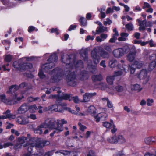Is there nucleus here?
<instances>
[{
    "mask_svg": "<svg viewBox=\"0 0 156 156\" xmlns=\"http://www.w3.org/2000/svg\"><path fill=\"white\" fill-rule=\"evenodd\" d=\"M25 59L27 61H30L33 60V57H31L22 58L18 61L14 62L13 63V66L14 68L20 70H26L32 68L33 66L31 63L23 62V61Z\"/></svg>",
    "mask_w": 156,
    "mask_h": 156,
    "instance_id": "1",
    "label": "nucleus"
},
{
    "mask_svg": "<svg viewBox=\"0 0 156 156\" xmlns=\"http://www.w3.org/2000/svg\"><path fill=\"white\" fill-rule=\"evenodd\" d=\"M51 75H53L49 81L51 83H57L62 79L64 75V72L62 69L59 68H56L52 71L49 72Z\"/></svg>",
    "mask_w": 156,
    "mask_h": 156,
    "instance_id": "2",
    "label": "nucleus"
},
{
    "mask_svg": "<svg viewBox=\"0 0 156 156\" xmlns=\"http://www.w3.org/2000/svg\"><path fill=\"white\" fill-rule=\"evenodd\" d=\"M59 120L57 121L54 119H47L45 122L41 124V127H44V128H48L51 130L56 129L59 125Z\"/></svg>",
    "mask_w": 156,
    "mask_h": 156,
    "instance_id": "3",
    "label": "nucleus"
},
{
    "mask_svg": "<svg viewBox=\"0 0 156 156\" xmlns=\"http://www.w3.org/2000/svg\"><path fill=\"white\" fill-rule=\"evenodd\" d=\"M55 66L54 63L50 62L49 63H47L42 65L41 66V69H40L38 73V75L40 78L46 80L48 79L49 76H46L43 73V71H45L46 69H50Z\"/></svg>",
    "mask_w": 156,
    "mask_h": 156,
    "instance_id": "4",
    "label": "nucleus"
},
{
    "mask_svg": "<svg viewBox=\"0 0 156 156\" xmlns=\"http://www.w3.org/2000/svg\"><path fill=\"white\" fill-rule=\"evenodd\" d=\"M74 56L72 55H62L61 57V61L63 63L66 64V67L72 69L73 67V60Z\"/></svg>",
    "mask_w": 156,
    "mask_h": 156,
    "instance_id": "5",
    "label": "nucleus"
},
{
    "mask_svg": "<svg viewBox=\"0 0 156 156\" xmlns=\"http://www.w3.org/2000/svg\"><path fill=\"white\" fill-rule=\"evenodd\" d=\"M66 82L68 85L72 87H75L78 83V80L74 72H72L67 75Z\"/></svg>",
    "mask_w": 156,
    "mask_h": 156,
    "instance_id": "6",
    "label": "nucleus"
},
{
    "mask_svg": "<svg viewBox=\"0 0 156 156\" xmlns=\"http://www.w3.org/2000/svg\"><path fill=\"white\" fill-rule=\"evenodd\" d=\"M44 146V144L41 142L39 141L37 143L33 142L29 144L27 148L28 151V152L32 153V151L33 148L35 147L37 151L39 150V148L43 147Z\"/></svg>",
    "mask_w": 156,
    "mask_h": 156,
    "instance_id": "7",
    "label": "nucleus"
},
{
    "mask_svg": "<svg viewBox=\"0 0 156 156\" xmlns=\"http://www.w3.org/2000/svg\"><path fill=\"white\" fill-rule=\"evenodd\" d=\"M118 67L120 70L118 71H114L113 76L115 77L122 75H125L126 73V70L127 69H126V68L125 67H124V66L122 64V65L121 64H119Z\"/></svg>",
    "mask_w": 156,
    "mask_h": 156,
    "instance_id": "8",
    "label": "nucleus"
},
{
    "mask_svg": "<svg viewBox=\"0 0 156 156\" xmlns=\"http://www.w3.org/2000/svg\"><path fill=\"white\" fill-rule=\"evenodd\" d=\"M99 52V51L95 48L93 49L91 52V57L94 63L96 64H98L100 60V57L98 54Z\"/></svg>",
    "mask_w": 156,
    "mask_h": 156,
    "instance_id": "9",
    "label": "nucleus"
},
{
    "mask_svg": "<svg viewBox=\"0 0 156 156\" xmlns=\"http://www.w3.org/2000/svg\"><path fill=\"white\" fill-rule=\"evenodd\" d=\"M0 98L2 102L9 105H12L16 104L17 103V101L14 100V99H13L11 100H9L6 99V96L5 94L0 95Z\"/></svg>",
    "mask_w": 156,
    "mask_h": 156,
    "instance_id": "10",
    "label": "nucleus"
},
{
    "mask_svg": "<svg viewBox=\"0 0 156 156\" xmlns=\"http://www.w3.org/2000/svg\"><path fill=\"white\" fill-rule=\"evenodd\" d=\"M96 95L95 92L85 93L83 95V100L85 102L89 101L91 99L93 98Z\"/></svg>",
    "mask_w": 156,
    "mask_h": 156,
    "instance_id": "11",
    "label": "nucleus"
},
{
    "mask_svg": "<svg viewBox=\"0 0 156 156\" xmlns=\"http://www.w3.org/2000/svg\"><path fill=\"white\" fill-rule=\"evenodd\" d=\"M113 54L114 57L119 58L124 54V51L122 48H119L114 50L113 51Z\"/></svg>",
    "mask_w": 156,
    "mask_h": 156,
    "instance_id": "12",
    "label": "nucleus"
},
{
    "mask_svg": "<svg viewBox=\"0 0 156 156\" xmlns=\"http://www.w3.org/2000/svg\"><path fill=\"white\" fill-rule=\"evenodd\" d=\"M29 106L26 103H24L21 105L18 110V113L22 114L25 113L29 110Z\"/></svg>",
    "mask_w": 156,
    "mask_h": 156,
    "instance_id": "13",
    "label": "nucleus"
},
{
    "mask_svg": "<svg viewBox=\"0 0 156 156\" xmlns=\"http://www.w3.org/2000/svg\"><path fill=\"white\" fill-rule=\"evenodd\" d=\"M9 90L7 91V93L14 95V99L17 98V95L15 93L18 89V87L16 85H12L9 87Z\"/></svg>",
    "mask_w": 156,
    "mask_h": 156,
    "instance_id": "14",
    "label": "nucleus"
},
{
    "mask_svg": "<svg viewBox=\"0 0 156 156\" xmlns=\"http://www.w3.org/2000/svg\"><path fill=\"white\" fill-rule=\"evenodd\" d=\"M107 116V115L106 113L102 112L98 114L97 116H94V117L96 121L98 122L101 119L103 120H105Z\"/></svg>",
    "mask_w": 156,
    "mask_h": 156,
    "instance_id": "15",
    "label": "nucleus"
},
{
    "mask_svg": "<svg viewBox=\"0 0 156 156\" xmlns=\"http://www.w3.org/2000/svg\"><path fill=\"white\" fill-rule=\"evenodd\" d=\"M26 140V138L25 137H23L19 139V144H17L14 147V148L15 149H17L20 148L21 146L25 142Z\"/></svg>",
    "mask_w": 156,
    "mask_h": 156,
    "instance_id": "16",
    "label": "nucleus"
},
{
    "mask_svg": "<svg viewBox=\"0 0 156 156\" xmlns=\"http://www.w3.org/2000/svg\"><path fill=\"white\" fill-rule=\"evenodd\" d=\"M147 70L143 69L141 70L140 73L138 75V77L140 79H145L147 76Z\"/></svg>",
    "mask_w": 156,
    "mask_h": 156,
    "instance_id": "17",
    "label": "nucleus"
},
{
    "mask_svg": "<svg viewBox=\"0 0 156 156\" xmlns=\"http://www.w3.org/2000/svg\"><path fill=\"white\" fill-rule=\"evenodd\" d=\"M80 54L81 56L83 58L84 60L87 61L88 59V49L87 48L85 49H81L80 51Z\"/></svg>",
    "mask_w": 156,
    "mask_h": 156,
    "instance_id": "18",
    "label": "nucleus"
},
{
    "mask_svg": "<svg viewBox=\"0 0 156 156\" xmlns=\"http://www.w3.org/2000/svg\"><path fill=\"white\" fill-rule=\"evenodd\" d=\"M75 60L74 57H73V66H75L76 67H80L81 68H83V62L81 60H80L77 61L76 63H75Z\"/></svg>",
    "mask_w": 156,
    "mask_h": 156,
    "instance_id": "19",
    "label": "nucleus"
},
{
    "mask_svg": "<svg viewBox=\"0 0 156 156\" xmlns=\"http://www.w3.org/2000/svg\"><path fill=\"white\" fill-rule=\"evenodd\" d=\"M112 89L118 93H121L123 91L124 88L122 86L119 84H117L112 88Z\"/></svg>",
    "mask_w": 156,
    "mask_h": 156,
    "instance_id": "20",
    "label": "nucleus"
},
{
    "mask_svg": "<svg viewBox=\"0 0 156 156\" xmlns=\"http://www.w3.org/2000/svg\"><path fill=\"white\" fill-rule=\"evenodd\" d=\"M99 54L100 56L104 58H108L109 55L103 48H101L99 49Z\"/></svg>",
    "mask_w": 156,
    "mask_h": 156,
    "instance_id": "21",
    "label": "nucleus"
},
{
    "mask_svg": "<svg viewBox=\"0 0 156 156\" xmlns=\"http://www.w3.org/2000/svg\"><path fill=\"white\" fill-rule=\"evenodd\" d=\"M79 77L80 79L81 80L84 81L88 78V76L86 72L82 71L80 73Z\"/></svg>",
    "mask_w": 156,
    "mask_h": 156,
    "instance_id": "22",
    "label": "nucleus"
},
{
    "mask_svg": "<svg viewBox=\"0 0 156 156\" xmlns=\"http://www.w3.org/2000/svg\"><path fill=\"white\" fill-rule=\"evenodd\" d=\"M71 96L70 94H62L61 96L58 98V100H69V101H71V99L70 98Z\"/></svg>",
    "mask_w": 156,
    "mask_h": 156,
    "instance_id": "23",
    "label": "nucleus"
},
{
    "mask_svg": "<svg viewBox=\"0 0 156 156\" xmlns=\"http://www.w3.org/2000/svg\"><path fill=\"white\" fill-rule=\"evenodd\" d=\"M62 125L59 126H58V127H57L56 128L54 129V130L53 131V132L50 134V136L52 137L54 136L55 133H59L63 131V128H62Z\"/></svg>",
    "mask_w": 156,
    "mask_h": 156,
    "instance_id": "24",
    "label": "nucleus"
},
{
    "mask_svg": "<svg viewBox=\"0 0 156 156\" xmlns=\"http://www.w3.org/2000/svg\"><path fill=\"white\" fill-rule=\"evenodd\" d=\"M58 57L56 53H54L51 55L50 58L48 59V61L51 62H56L58 60Z\"/></svg>",
    "mask_w": 156,
    "mask_h": 156,
    "instance_id": "25",
    "label": "nucleus"
},
{
    "mask_svg": "<svg viewBox=\"0 0 156 156\" xmlns=\"http://www.w3.org/2000/svg\"><path fill=\"white\" fill-rule=\"evenodd\" d=\"M136 52L133 53L131 52H129L127 56V59L130 62L133 61L135 58V56Z\"/></svg>",
    "mask_w": 156,
    "mask_h": 156,
    "instance_id": "26",
    "label": "nucleus"
},
{
    "mask_svg": "<svg viewBox=\"0 0 156 156\" xmlns=\"http://www.w3.org/2000/svg\"><path fill=\"white\" fill-rule=\"evenodd\" d=\"M93 81L94 82L101 81L102 80V76L101 74L94 75L92 77Z\"/></svg>",
    "mask_w": 156,
    "mask_h": 156,
    "instance_id": "27",
    "label": "nucleus"
},
{
    "mask_svg": "<svg viewBox=\"0 0 156 156\" xmlns=\"http://www.w3.org/2000/svg\"><path fill=\"white\" fill-rule=\"evenodd\" d=\"M117 143L123 144L126 142V139L124 136L121 135L117 136Z\"/></svg>",
    "mask_w": 156,
    "mask_h": 156,
    "instance_id": "28",
    "label": "nucleus"
},
{
    "mask_svg": "<svg viewBox=\"0 0 156 156\" xmlns=\"http://www.w3.org/2000/svg\"><path fill=\"white\" fill-rule=\"evenodd\" d=\"M124 67H125L126 68V69H127V70H126V71L129 70L130 71L131 73L133 74L134 73L135 69V67L134 65H133V64L131 66L129 65L127 66L125 65H124Z\"/></svg>",
    "mask_w": 156,
    "mask_h": 156,
    "instance_id": "29",
    "label": "nucleus"
},
{
    "mask_svg": "<svg viewBox=\"0 0 156 156\" xmlns=\"http://www.w3.org/2000/svg\"><path fill=\"white\" fill-rule=\"evenodd\" d=\"M135 67V68L140 69L141 68L142 66L144 64V63L141 61H135L134 62L133 64Z\"/></svg>",
    "mask_w": 156,
    "mask_h": 156,
    "instance_id": "30",
    "label": "nucleus"
},
{
    "mask_svg": "<svg viewBox=\"0 0 156 156\" xmlns=\"http://www.w3.org/2000/svg\"><path fill=\"white\" fill-rule=\"evenodd\" d=\"M107 30V27L103 26L102 27H98L96 30V32L98 34H99L100 33H103Z\"/></svg>",
    "mask_w": 156,
    "mask_h": 156,
    "instance_id": "31",
    "label": "nucleus"
},
{
    "mask_svg": "<svg viewBox=\"0 0 156 156\" xmlns=\"http://www.w3.org/2000/svg\"><path fill=\"white\" fill-rule=\"evenodd\" d=\"M109 65L110 68H113L115 67L118 65V62L117 61L112 59L110 60L109 62Z\"/></svg>",
    "mask_w": 156,
    "mask_h": 156,
    "instance_id": "32",
    "label": "nucleus"
},
{
    "mask_svg": "<svg viewBox=\"0 0 156 156\" xmlns=\"http://www.w3.org/2000/svg\"><path fill=\"white\" fill-rule=\"evenodd\" d=\"M131 87L132 90L138 91H140L142 89V88L141 87L140 85L136 84L131 85Z\"/></svg>",
    "mask_w": 156,
    "mask_h": 156,
    "instance_id": "33",
    "label": "nucleus"
},
{
    "mask_svg": "<svg viewBox=\"0 0 156 156\" xmlns=\"http://www.w3.org/2000/svg\"><path fill=\"white\" fill-rule=\"evenodd\" d=\"M107 140L110 143H117V136H114L110 138H108L107 139Z\"/></svg>",
    "mask_w": 156,
    "mask_h": 156,
    "instance_id": "34",
    "label": "nucleus"
},
{
    "mask_svg": "<svg viewBox=\"0 0 156 156\" xmlns=\"http://www.w3.org/2000/svg\"><path fill=\"white\" fill-rule=\"evenodd\" d=\"M156 140H153L152 137H148L144 139L145 143L148 145L150 144L152 142H155Z\"/></svg>",
    "mask_w": 156,
    "mask_h": 156,
    "instance_id": "35",
    "label": "nucleus"
},
{
    "mask_svg": "<svg viewBox=\"0 0 156 156\" xmlns=\"http://www.w3.org/2000/svg\"><path fill=\"white\" fill-rule=\"evenodd\" d=\"M110 123L107 122H103V126L107 128H110L112 126L114 123L113 120L112 119L110 120Z\"/></svg>",
    "mask_w": 156,
    "mask_h": 156,
    "instance_id": "36",
    "label": "nucleus"
},
{
    "mask_svg": "<svg viewBox=\"0 0 156 156\" xmlns=\"http://www.w3.org/2000/svg\"><path fill=\"white\" fill-rule=\"evenodd\" d=\"M44 128V127H41V125L38 126L37 127L34 129V132L35 133L41 134L43 133V130L42 128Z\"/></svg>",
    "mask_w": 156,
    "mask_h": 156,
    "instance_id": "37",
    "label": "nucleus"
},
{
    "mask_svg": "<svg viewBox=\"0 0 156 156\" xmlns=\"http://www.w3.org/2000/svg\"><path fill=\"white\" fill-rule=\"evenodd\" d=\"M29 108L30 111L32 113L35 112L38 109L37 107L35 104L29 106Z\"/></svg>",
    "mask_w": 156,
    "mask_h": 156,
    "instance_id": "38",
    "label": "nucleus"
},
{
    "mask_svg": "<svg viewBox=\"0 0 156 156\" xmlns=\"http://www.w3.org/2000/svg\"><path fill=\"white\" fill-rule=\"evenodd\" d=\"M114 79L115 77L113 76H108L106 78L107 82L110 85H112L113 84Z\"/></svg>",
    "mask_w": 156,
    "mask_h": 156,
    "instance_id": "39",
    "label": "nucleus"
},
{
    "mask_svg": "<svg viewBox=\"0 0 156 156\" xmlns=\"http://www.w3.org/2000/svg\"><path fill=\"white\" fill-rule=\"evenodd\" d=\"M44 153L43 150L41 147L39 148V150L37 152L35 153L34 155L35 156H42Z\"/></svg>",
    "mask_w": 156,
    "mask_h": 156,
    "instance_id": "40",
    "label": "nucleus"
},
{
    "mask_svg": "<svg viewBox=\"0 0 156 156\" xmlns=\"http://www.w3.org/2000/svg\"><path fill=\"white\" fill-rule=\"evenodd\" d=\"M67 110L69 112H71L72 113H73V112L70 110V109L69 108H67L66 107H62V106H60V108H59V110L58 109H55V112H62L64 110Z\"/></svg>",
    "mask_w": 156,
    "mask_h": 156,
    "instance_id": "41",
    "label": "nucleus"
},
{
    "mask_svg": "<svg viewBox=\"0 0 156 156\" xmlns=\"http://www.w3.org/2000/svg\"><path fill=\"white\" fill-rule=\"evenodd\" d=\"M39 100H40V98L39 97H38L33 98L32 97H29L27 99V101L29 102H32Z\"/></svg>",
    "mask_w": 156,
    "mask_h": 156,
    "instance_id": "42",
    "label": "nucleus"
},
{
    "mask_svg": "<svg viewBox=\"0 0 156 156\" xmlns=\"http://www.w3.org/2000/svg\"><path fill=\"white\" fill-rule=\"evenodd\" d=\"M59 152L65 156H68L72 153L71 151L67 150H60Z\"/></svg>",
    "mask_w": 156,
    "mask_h": 156,
    "instance_id": "43",
    "label": "nucleus"
},
{
    "mask_svg": "<svg viewBox=\"0 0 156 156\" xmlns=\"http://www.w3.org/2000/svg\"><path fill=\"white\" fill-rule=\"evenodd\" d=\"M29 120L27 118L22 116L21 125H25L29 123Z\"/></svg>",
    "mask_w": 156,
    "mask_h": 156,
    "instance_id": "44",
    "label": "nucleus"
},
{
    "mask_svg": "<svg viewBox=\"0 0 156 156\" xmlns=\"http://www.w3.org/2000/svg\"><path fill=\"white\" fill-rule=\"evenodd\" d=\"M79 21L81 25L83 26H86L87 25V20L83 17H81L80 18Z\"/></svg>",
    "mask_w": 156,
    "mask_h": 156,
    "instance_id": "45",
    "label": "nucleus"
},
{
    "mask_svg": "<svg viewBox=\"0 0 156 156\" xmlns=\"http://www.w3.org/2000/svg\"><path fill=\"white\" fill-rule=\"evenodd\" d=\"M125 27L126 28L129 30L131 31L133 30V26L131 23L126 24Z\"/></svg>",
    "mask_w": 156,
    "mask_h": 156,
    "instance_id": "46",
    "label": "nucleus"
},
{
    "mask_svg": "<svg viewBox=\"0 0 156 156\" xmlns=\"http://www.w3.org/2000/svg\"><path fill=\"white\" fill-rule=\"evenodd\" d=\"M104 50L107 51L109 52H110L112 51V49L111 46L105 45L104 47Z\"/></svg>",
    "mask_w": 156,
    "mask_h": 156,
    "instance_id": "47",
    "label": "nucleus"
},
{
    "mask_svg": "<svg viewBox=\"0 0 156 156\" xmlns=\"http://www.w3.org/2000/svg\"><path fill=\"white\" fill-rule=\"evenodd\" d=\"M155 66V62H152L149 65V69L152 70L154 69Z\"/></svg>",
    "mask_w": 156,
    "mask_h": 156,
    "instance_id": "48",
    "label": "nucleus"
},
{
    "mask_svg": "<svg viewBox=\"0 0 156 156\" xmlns=\"http://www.w3.org/2000/svg\"><path fill=\"white\" fill-rule=\"evenodd\" d=\"M137 21L138 22V23H139V26H144L146 24L147 20L146 19L142 21H141L139 19L137 20Z\"/></svg>",
    "mask_w": 156,
    "mask_h": 156,
    "instance_id": "49",
    "label": "nucleus"
},
{
    "mask_svg": "<svg viewBox=\"0 0 156 156\" xmlns=\"http://www.w3.org/2000/svg\"><path fill=\"white\" fill-rule=\"evenodd\" d=\"M125 155V154L123 153V151H121L115 154L113 156H122Z\"/></svg>",
    "mask_w": 156,
    "mask_h": 156,
    "instance_id": "50",
    "label": "nucleus"
},
{
    "mask_svg": "<svg viewBox=\"0 0 156 156\" xmlns=\"http://www.w3.org/2000/svg\"><path fill=\"white\" fill-rule=\"evenodd\" d=\"M78 125L80 126V130L83 131L84 129L87 128V127L85 126L82 125L80 122H79L78 123Z\"/></svg>",
    "mask_w": 156,
    "mask_h": 156,
    "instance_id": "51",
    "label": "nucleus"
},
{
    "mask_svg": "<svg viewBox=\"0 0 156 156\" xmlns=\"http://www.w3.org/2000/svg\"><path fill=\"white\" fill-rule=\"evenodd\" d=\"M87 156H96V155L94 151L90 150L88 153Z\"/></svg>",
    "mask_w": 156,
    "mask_h": 156,
    "instance_id": "52",
    "label": "nucleus"
},
{
    "mask_svg": "<svg viewBox=\"0 0 156 156\" xmlns=\"http://www.w3.org/2000/svg\"><path fill=\"white\" fill-rule=\"evenodd\" d=\"M112 23V21L111 20H110L109 18H107L106 19V21H104V25L106 26L107 24L110 25Z\"/></svg>",
    "mask_w": 156,
    "mask_h": 156,
    "instance_id": "53",
    "label": "nucleus"
},
{
    "mask_svg": "<svg viewBox=\"0 0 156 156\" xmlns=\"http://www.w3.org/2000/svg\"><path fill=\"white\" fill-rule=\"evenodd\" d=\"M12 55H7L5 58V60L7 62H10L11 61L12 59Z\"/></svg>",
    "mask_w": 156,
    "mask_h": 156,
    "instance_id": "54",
    "label": "nucleus"
},
{
    "mask_svg": "<svg viewBox=\"0 0 156 156\" xmlns=\"http://www.w3.org/2000/svg\"><path fill=\"white\" fill-rule=\"evenodd\" d=\"M7 118L10 120L14 119L16 117V116L15 115H13L10 113L8 116L7 117Z\"/></svg>",
    "mask_w": 156,
    "mask_h": 156,
    "instance_id": "55",
    "label": "nucleus"
},
{
    "mask_svg": "<svg viewBox=\"0 0 156 156\" xmlns=\"http://www.w3.org/2000/svg\"><path fill=\"white\" fill-rule=\"evenodd\" d=\"M13 144L10 142H7L5 143L3 145V147L4 148H6L7 147L10 146H13Z\"/></svg>",
    "mask_w": 156,
    "mask_h": 156,
    "instance_id": "56",
    "label": "nucleus"
},
{
    "mask_svg": "<svg viewBox=\"0 0 156 156\" xmlns=\"http://www.w3.org/2000/svg\"><path fill=\"white\" fill-rule=\"evenodd\" d=\"M22 117V116H19L16 119V121L21 125V124Z\"/></svg>",
    "mask_w": 156,
    "mask_h": 156,
    "instance_id": "57",
    "label": "nucleus"
},
{
    "mask_svg": "<svg viewBox=\"0 0 156 156\" xmlns=\"http://www.w3.org/2000/svg\"><path fill=\"white\" fill-rule=\"evenodd\" d=\"M112 127L113 128L111 130V132L112 133H114L117 131V129L114 124L112 125Z\"/></svg>",
    "mask_w": 156,
    "mask_h": 156,
    "instance_id": "58",
    "label": "nucleus"
},
{
    "mask_svg": "<svg viewBox=\"0 0 156 156\" xmlns=\"http://www.w3.org/2000/svg\"><path fill=\"white\" fill-rule=\"evenodd\" d=\"M71 100H73L74 102H75V103H77L79 101V99L78 98L77 96L73 97L71 96Z\"/></svg>",
    "mask_w": 156,
    "mask_h": 156,
    "instance_id": "59",
    "label": "nucleus"
},
{
    "mask_svg": "<svg viewBox=\"0 0 156 156\" xmlns=\"http://www.w3.org/2000/svg\"><path fill=\"white\" fill-rule=\"evenodd\" d=\"M60 108V106L58 104L57 105H52V109L55 111V109L59 110V108Z\"/></svg>",
    "mask_w": 156,
    "mask_h": 156,
    "instance_id": "60",
    "label": "nucleus"
},
{
    "mask_svg": "<svg viewBox=\"0 0 156 156\" xmlns=\"http://www.w3.org/2000/svg\"><path fill=\"white\" fill-rule=\"evenodd\" d=\"M6 123L7 124L6 127V128L7 129H10L12 128V126H13L14 125L13 124H12L10 123L9 122H6Z\"/></svg>",
    "mask_w": 156,
    "mask_h": 156,
    "instance_id": "61",
    "label": "nucleus"
},
{
    "mask_svg": "<svg viewBox=\"0 0 156 156\" xmlns=\"http://www.w3.org/2000/svg\"><path fill=\"white\" fill-rule=\"evenodd\" d=\"M151 7L150 5L148 3L144 2V6L142 7L143 9H145V8H149Z\"/></svg>",
    "mask_w": 156,
    "mask_h": 156,
    "instance_id": "62",
    "label": "nucleus"
},
{
    "mask_svg": "<svg viewBox=\"0 0 156 156\" xmlns=\"http://www.w3.org/2000/svg\"><path fill=\"white\" fill-rule=\"evenodd\" d=\"M51 33H53L55 32L56 33L57 35H58L59 34V33L58 31V29L57 28H52L51 29Z\"/></svg>",
    "mask_w": 156,
    "mask_h": 156,
    "instance_id": "63",
    "label": "nucleus"
},
{
    "mask_svg": "<svg viewBox=\"0 0 156 156\" xmlns=\"http://www.w3.org/2000/svg\"><path fill=\"white\" fill-rule=\"evenodd\" d=\"M117 39V38L116 37L112 36V37L109 40V41L111 43H114L115 42V41Z\"/></svg>",
    "mask_w": 156,
    "mask_h": 156,
    "instance_id": "64",
    "label": "nucleus"
}]
</instances>
